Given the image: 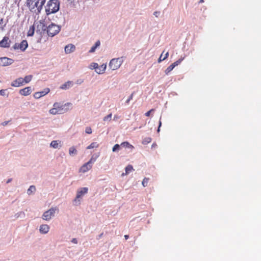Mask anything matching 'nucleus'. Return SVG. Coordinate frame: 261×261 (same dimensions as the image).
Returning a JSON list of instances; mask_svg holds the SVG:
<instances>
[{
  "mask_svg": "<svg viewBox=\"0 0 261 261\" xmlns=\"http://www.w3.org/2000/svg\"><path fill=\"white\" fill-rule=\"evenodd\" d=\"M33 76L32 75H27L23 79V83H29L32 79Z\"/></svg>",
  "mask_w": 261,
  "mask_h": 261,
  "instance_id": "nucleus-28",
  "label": "nucleus"
},
{
  "mask_svg": "<svg viewBox=\"0 0 261 261\" xmlns=\"http://www.w3.org/2000/svg\"><path fill=\"white\" fill-rule=\"evenodd\" d=\"M153 111H154V109H151L150 111H149L147 112L145 114V115L146 116H147V117H148V116H150L151 112H153Z\"/></svg>",
  "mask_w": 261,
  "mask_h": 261,
  "instance_id": "nucleus-44",
  "label": "nucleus"
},
{
  "mask_svg": "<svg viewBox=\"0 0 261 261\" xmlns=\"http://www.w3.org/2000/svg\"><path fill=\"white\" fill-rule=\"evenodd\" d=\"M75 50V46L73 44H69L65 46V52L66 54H68L73 53Z\"/></svg>",
  "mask_w": 261,
  "mask_h": 261,
  "instance_id": "nucleus-10",
  "label": "nucleus"
},
{
  "mask_svg": "<svg viewBox=\"0 0 261 261\" xmlns=\"http://www.w3.org/2000/svg\"><path fill=\"white\" fill-rule=\"evenodd\" d=\"M57 210L58 208L56 207L50 208L43 214L42 219L45 221L50 220L52 217L55 216V213Z\"/></svg>",
  "mask_w": 261,
  "mask_h": 261,
  "instance_id": "nucleus-5",
  "label": "nucleus"
},
{
  "mask_svg": "<svg viewBox=\"0 0 261 261\" xmlns=\"http://www.w3.org/2000/svg\"><path fill=\"white\" fill-rule=\"evenodd\" d=\"M31 93V88L30 87H25L19 91V93L24 96H28Z\"/></svg>",
  "mask_w": 261,
  "mask_h": 261,
  "instance_id": "nucleus-13",
  "label": "nucleus"
},
{
  "mask_svg": "<svg viewBox=\"0 0 261 261\" xmlns=\"http://www.w3.org/2000/svg\"><path fill=\"white\" fill-rule=\"evenodd\" d=\"M40 28L43 32L46 31L47 34L51 37L57 35L60 31L61 28L59 25L51 23L48 27L45 26L43 23L38 25L37 29Z\"/></svg>",
  "mask_w": 261,
  "mask_h": 261,
  "instance_id": "nucleus-2",
  "label": "nucleus"
},
{
  "mask_svg": "<svg viewBox=\"0 0 261 261\" xmlns=\"http://www.w3.org/2000/svg\"><path fill=\"white\" fill-rule=\"evenodd\" d=\"M6 24V23H4V19L3 18L0 19V30H3Z\"/></svg>",
  "mask_w": 261,
  "mask_h": 261,
  "instance_id": "nucleus-35",
  "label": "nucleus"
},
{
  "mask_svg": "<svg viewBox=\"0 0 261 261\" xmlns=\"http://www.w3.org/2000/svg\"><path fill=\"white\" fill-rule=\"evenodd\" d=\"M134 92L132 93L131 94V95L129 96V98L127 99V100L126 101V103H128L130 101V100H132L133 99V95H134Z\"/></svg>",
  "mask_w": 261,
  "mask_h": 261,
  "instance_id": "nucleus-41",
  "label": "nucleus"
},
{
  "mask_svg": "<svg viewBox=\"0 0 261 261\" xmlns=\"http://www.w3.org/2000/svg\"><path fill=\"white\" fill-rule=\"evenodd\" d=\"M163 53L164 52H163V53L161 55L160 58H159L158 59V62L159 63H160L162 61H164L165 60L166 58H168V56H169V53L168 52H167L165 56L163 57Z\"/></svg>",
  "mask_w": 261,
  "mask_h": 261,
  "instance_id": "nucleus-23",
  "label": "nucleus"
},
{
  "mask_svg": "<svg viewBox=\"0 0 261 261\" xmlns=\"http://www.w3.org/2000/svg\"><path fill=\"white\" fill-rule=\"evenodd\" d=\"M71 242L73 244H77L78 241L77 240L76 238H73L71 240Z\"/></svg>",
  "mask_w": 261,
  "mask_h": 261,
  "instance_id": "nucleus-45",
  "label": "nucleus"
},
{
  "mask_svg": "<svg viewBox=\"0 0 261 261\" xmlns=\"http://www.w3.org/2000/svg\"><path fill=\"white\" fill-rule=\"evenodd\" d=\"M23 85V78L19 77L15 80H14L13 82H12L11 85L13 87H18Z\"/></svg>",
  "mask_w": 261,
  "mask_h": 261,
  "instance_id": "nucleus-9",
  "label": "nucleus"
},
{
  "mask_svg": "<svg viewBox=\"0 0 261 261\" xmlns=\"http://www.w3.org/2000/svg\"><path fill=\"white\" fill-rule=\"evenodd\" d=\"M82 198L80 197L79 196H76L75 198L73 201V204L74 205H79L81 203V199Z\"/></svg>",
  "mask_w": 261,
  "mask_h": 261,
  "instance_id": "nucleus-22",
  "label": "nucleus"
},
{
  "mask_svg": "<svg viewBox=\"0 0 261 261\" xmlns=\"http://www.w3.org/2000/svg\"><path fill=\"white\" fill-rule=\"evenodd\" d=\"M24 213H23L22 212H19V213H17L15 215V216H16V218H18L19 217H21V216H24Z\"/></svg>",
  "mask_w": 261,
  "mask_h": 261,
  "instance_id": "nucleus-42",
  "label": "nucleus"
},
{
  "mask_svg": "<svg viewBox=\"0 0 261 261\" xmlns=\"http://www.w3.org/2000/svg\"><path fill=\"white\" fill-rule=\"evenodd\" d=\"M155 146H156V144L155 143H153L151 146L152 148L155 147Z\"/></svg>",
  "mask_w": 261,
  "mask_h": 261,
  "instance_id": "nucleus-54",
  "label": "nucleus"
},
{
  "mask_svg": "<svg viewBox=\"0 0 261 261\" xmlns=\"http://www.w3.org/2000/svg\"><path fill=\"white\" fill-rule=\"evenodd\" d=\"M64 112H62V109H58L54 107L53 108L49 110V113L53 115H55L57 114H62Z\"/></svg>",
  "mask_w": 261,
  "mask_h": 261,
  "instance_id": "nucleus-17",
  "label": "nucleus"
},
{
  "mask_svg": "<svg viewBox=\"0 0 261 261\" xmlns=\"http://www.w3.org/2000/svg\"><path fill=\"white\" fill-rule=\"evenodd\" d=\"M9 122V121H4V122H3L2 123V124L3 126H5V125H7V124H8Z\"/></svg>",
  "mask_w": 261,
  "mask_h": 261,
  "instance_id": "nucleus-49",
  "label": "nucleus"
},
{
  "mask_svg": "<svg viewBox=\"0 0 261 261\" xmlns=\"http://www.w3.org/2000/svg\"><path fill=\"white\" fill-rule=\"evenodd\" d=\"M36 191V187L35 186H31L27 190L28 195H31Z\"/></svg>",
  "mask_w": 261,
  "mask_h": 261,
  "instance_id": "nucleus-26",
  "label": "nucleus"
},
{
  "mask_svg": "<svg viewBox=\"0 0 261 261\" xmlns=\"http://www.w3.org/2000/svg\"><path fill=\"white\" fill-rule=\"evenodd\" d=\"M173 67L174 68L175 66H177V63L175 62L171 64Z\"/></svg>",
  "mask_w": 261,
  "mask_h": 261,
  "instance_id": "nucleus-50",
  "label": "nucleus"
},
{
  "mask_svg": "<svg viewBox=\"0 0 261 261\" xmlns=\"http://www.w3.org/2000/svg\"><path fill=\"white\" fill-rule=\"evenodd\" d=\"M72 85L73 84L71 81H68L64 83V84H63L60 88L62 89H66L69 88L70 87L72 86Z\"/></svg>",
  "mask_w": 261,
  "mask_h": 261,
  "instance_id": "nucleus-19",
  "label": "nucleus"
},
{
  "mask_svg": "<svg viewBox=\"0 0 261 261\" xmlns=\"http://www.w3.org/2000/svg\"><path fill=\"white\" fill-rule=\"evenodd\" d=\"M106 67H107L106 64H103L102 65H101V67L102 69L99 70L98 64L96 63H92L90 64L89 68L91 69H95V72L97 74H102L106 70Z\"/></svg>",
  "mask_w": 261,
  "mask_h": 261,
  "instance_id": "nucleus-6",
  "label": "nucleus"
},
{
  "mask_svg": "<svg viewBox=\"0 0 261 261\" xmlns=\"http://www.w3.org/2000/svg\"><path fill=\"white\" fill-rule=\"evenodd\" d=\"M28 46V42L26 40H22L21 43L19 44V49L24 51Z\"/></svg>",
  "mask_w": 261,
  "mask_h": 261,
  "instance_id": "nucleus-16",
  "label": "nucleus"
},
{
  "mask_svg": "<svg viewBox=\"0 0 261 261\" xmlns=\"http://www.w3.org/2000/svg\"><path fill=\"white\" fill-rule=\"evenodd\" d=\"M7 90L6 89H2L0 90V95L2 96H8V94L6 93Z\"/></svg>",
  "mask_w": 261,
  "mask_h": 261,
  "instance_id": "nucleus-38",
  "label": "nucleus"
},
{
  "mask_svg": "<svg viewBox=\"0 0 261 261\" xmlns=\"http://www.w3.org/2000/svg\"><path fill=\"white\" fill-rule=\"evenodd\" d=\"M9 39L8 37H4L2 40L0 41V46L4 48L9 47L10 46L9 43L8 42Z\"/></svg>",
  "mask_w": 261,
  "mask_h": 261,
  "instance_id": "nucleus-11",
  "label": "nucleus"
},
{
  "mask_svg": "<svg viewBox=\"0 0 261 261\" xmlns=\"http://www.w3.org/2000/svg\"><path fill=\"white\" fill-rule=\"evenodd\" d=\"M49 91L50 90L49 88H45L43 91L35 93L34 96L36 99H38L41 97L42 96H43L47 94L49 92Z\"/></svg>",
  "mask_w": 261,
  "mask_h": 261,
  "instance_id": "nucleus-8",
  "label": "nucleus"
},
{
  "mask_svg": "<svg viewBox=\"0 0 261 261\" xmlns=\"http://www.w3.org/2000/svg\"><path fill=\"white\" fill-rule=\"evenodd\" d=\"M83 82V80H77V84H81Z\"/></svg>",
  "mask_w": 261,
  "mask_h": 261,
  "instance_id": "nucleus-51",
  "label": "nucleus"
},
{
  "mask_svg": "<svg viewBox=\"0 0 261 261\" xmlns=\"http://www.w3.org/2000/svg\"><path fill=\"white\" fill-rule=\"evenodd\" d=\"M86 133L88 134H91L92 133V129L90 127H87L85 129Z\"/></svg>",
  "mask_w": 261,
  "mask_h": 261,
  "instance_id": "nucleus-40",
  "label": "nucleus"
},
{
  "mask_svg": "<svg viewBox=\"0 0 261 261\" xmlns=\"http://www.w3.org/2000/svg\"><path fill=\"white\" fill-rule=\"evenodd\" d=\"M161 125H162V122L161 120H160L159 123V127L157 129L158 133H159L160 131V127H161Z\"/></svg>",
  "mask_w": 261,
  "mask_h": 261,
  "instance_id": "nucleus-46",
  "label": "nucleus"
},
{
  "mask_svg": "<svg viewBox=\"0 0 261 261\" xmlns=\"http://www.w3.org/2000/svg\"><path fill=\"white\" fill-rule=\"evenodd\" d=\"M61 143L59 140H54L51 142L50 146L55 149L60 148L62 146Z\"/></svg>",
  "mask_w": 261,
  "mask_h": 261,
  "instance_id": "nucleus-14",
  "label": "nucleus"
},
{
  "mask_svg": "<svg viewBox=\"0 0 261 261\" xmlns=\"http://www.w3.org/2000/svg\"><path fill=\"white\" fill-rule=\"evenodd\" d=\"M69 154L71 156H73L77 154V151L74 146H72L69 148Z\"/></svg>",
  "mask_w": 261,
  "mask_h": 261,
  "instance_id": "nucleus-20",
  "label": "nucleus"
},
{
  "mask_svg": "<svg viewBox=\"0 0 261 261\" xmlns=\"http://www.w3.org/2000/svg\"><path fill=\"white\" fill-rule=\"evenodd\" d=\"M19 44L15 43V44L13 45V48L14 49H15V50H16V49H19Z\"/></svg>",
  "mask_w": 261,
  "mask_h": 261,
  "instance_id": "nucleus-43",
  "label": "nucleus"
},
{
  "mask_svg": "<svg viewBox=\"0 0 261 261\" xmlns=\"http://www.w3.org/2000/svg\"><path fill=\"white\" fill-rule=\"evenodd\" d=\"M46 0H40L39 7H38V13H40L42 9L43 5L45 4Z\"/></svg>",
  "mask_w": 261,
  "mask_h": 261,
  "instance_id": "nucleus-27",
  "label": "nucleus"
},
{
  "mask_svg": "<svg viewBox=\"0 0 261 261\" xmlns=\"http://www.w3.org/2000/svg\"><path fill=\"white\" fill-rule=\"evenodd\" d=\"M123 62V57L114 58L110 61L109 67L113 70H116L120 67Z\"/></svg>",
  "mask_w": 261,
  "mask_h": 261,
  "instance_id": "nucleus-4",
  "label": "nucleus"
},
{
  "mask_svg": "<svg viewBox=\"0 0 261 261\" xmlns=\"http://www.w3.org/2000/svg\"><path fill=\"white\" fill-rule=\"evenodd\" d=\"M112 114H109L108 115L105 116L103 118V120L104 121H109L110 122L111 120V118H112Z\"/></svg>",
  "mask_w": 261,
  "mask_h": 261,
  "instance_id": "nucleus-32",
  "label": "nucleus"
},
{
  "mask_svg": "<svg viewBox=\"0 0 261 261\" xmlns=\"http://www.w3.org/2000/svg\"><path fill=\"white\" fill-rule=\"evenodd\" d=\"M133 170V167L132 165H127L125 169V174H127L129 173L130 171H132Z\"/></svg>",
  "mask_w": 261,
  "mask_h": 261,
  "instance_id": "nucleus-31",
  "label": "nucleus"
},
{
  "mask_svg": "<svg viewBox=\"0 0 261 261\" xmlns=\"http://www.w3.org/2000/svg\"><path fill=\"white\" fill-rule=\"evenodd\" d=\"M184 58H180L179 59H178L177 61H176L175 62L177 63V65H179L181 62V61L184 60Z\"/></svg>",
  "mask_w": 261,
  "mask_h": 261,
  "instance_id": "nucleus-47",
  "label": "nucleus"
},
{
  "mask_svg": "<svg viewBox=\"0 0 261 261\" xmlns=\"http://www.w3.org/2000/svg\"><path fill=\"white\" fill-rule=\"evenodd\" d=\"M98 146V144L96 142H92L87 147V149L96 148Z\"/></svg>",
  "mask_w": 261,
  "mask_h": 261,
  "instance_id": "nucleus-29",
  "label": "nucleus"
},
{
  "mask_svg": "<svg viewBox=\"0 0 261 261\" xmlns=\"http://www.w3.org/2000/svg\"><path fill=\"white\" fill-rule=\"evenodd\" d=\"M12 180V178H9L7 180V184H8V183H10V182H11V181Z\"/></svg>",
  "mask_w": 261,
  "mask_h": 261,
  "instance_id": "nucleus-52",
  "label": "nucleus"
},
{
  "mask_svg": "<svg viewBox=\"0 0 261 261\" xmlns=\"http://www.w3.org/2000/svg\"><path fill=\"white\" fill-rule=\"evenodd\" d=\"M49 230V227L47 224H42L40 226V232L41 233L45 234L47 233Z\"/></svg>",
  "mask_w": 261,
  "mask_h": 261,
  "instance_id": "nucleus-15",
  "label": "nucleus"
},
{
  "mask_svg": "<svg viewBox=\"0 0 261 261\" xmlns=\"http://www.w3.org/2000/svg\"><path fill=\"white\" fill-rule=\"evenodd\" d=\"M37 0H27V6L28 7L30 8V9L31 10L32 7H33L34 3Z\"/></svg>",
  "mask_w": 261,
  "mask_h": 261,
  "instance_id": "nucleus-30",
  "label": "nucleus"
},
{
  "mask_svg": "<svg viewBox=\"0 0 261 261\" xmlns=\"http://www.w3.org/2000/svg\"><path fill=\"white\" fill-rule=\"evenodd\" d=\"M14 63V60L7 57L0 58V66H6L12 64Z\"/></svg>",
  "mask_w": 261,
  "mask_h": 261,
  "instance_id": "nucleus-7",
  "label": "nucleus"
},
{
  "mask_svg": "<svg viewBox=\"0 0 261 261\" xmlns=\"http://www.w3.org/2000/svg\"><path fill=\"white\" fill-rule=\"evenodd\" d=\"M103 235V233H101V234H100L99 236H98V239H99Z\"/></svg>",
  "mask_w": 261,
  "mask_h": 261,
  "instance_id": "nucleus-55",
  "label": "nucleus"
},
{
  "mask_svg": "<svg viewBox=\"0 0 261 261\" xmlns=\"http://www.w3.org/2000/svg\"><path fill=\"white\" fill-rule=\"evenodd\" d=\"M98 155L93 154L90 160L84 164L81 168L80 171L83 173H85L89 171L92 166V164L95 162L97 158H98Z\"/></svg>",
  "mask_w": 261,
  "mask_h": 261,
  "instance_id": "nucleus-3",
  "label": "nucleus"
},
{
  "mask_svg": "<svg viewBox=\"0 0 261 261\" xmlns=\"http://www.w3.org/2000/svg\"><path fill=\"white\" fill-rule=\"evenodd\" d=\"M88 191V188L87 187L81 188L77 190L76 196L82 198L83 195L87 193Z\"/></svg>",
  "mask_w": 261,
  "mask_h": 261,
  "instance_id": "nucleus-12",
  "label": "nucleus"
},
{
  "mask_svg": "<svg viewBox=\"0 0 261 261\" xmlns=\"http://www.w3.org/2000/svg\"><path fill=\"white\" fill-rule=\"evenodd\" d=\"M100 41H99V40H97V41L95 42V43L94 45H93V46L91 48V49L89 50V53H93L95 52V51L96 49L98 47H99V46H100Z\"/></svg>",
  "mask_w": 261,
  "mask_h": 261,
  "instance_id": "nucleus-18",
  "label": "nucleus"
},
{
  "mask_svg": "<svg viewBox=\"0 0 261 261\" xmlns=\"http://www.w3.org/2000/svg\"><path fill=\"white\" fill-rule=\"evenodd\" d=\"M174 69V67L172 65H170L169 67H167V68L165 70V72L166 74H168V73L171 72L173 69Z\"/></svg>",
  "mask_w": 261,
  "mask_h": 261,
  "instance_id": "nucleus-33",
  "label": "nucleus"
},
{
  "mask_svg": "<svg viewBox=\"0 0 261 261\" xmlns=\"http://www.w3.org/2000/svg\"><path fill=\"white\" fill-rule=\"evenodd\" d=\"M120 146V145H119L118 144H115L112 148L113 151L115 152L118 151L119 149Z\"/></svg>",
  "mask_w": 261,
  "mask_h": 261,
  "instance_id": "nucleus-36",
  "label": "nucleus"
},
{
  "mask_svg": "<svg viewBox=\"0 0 261 261\" xmlns=\"http://www.w3.org/2000/svg\"><path fill=\"white\" fill-rule=\"evenodd\" d=\"M39 2L40 0H37L34 4L33 7H32L31 11H33L35 10V8L37 10V13L38 14V7H39Z\"/></svg>",
  "mask_w": 261,
  "mask_h": 261,
  "instance_id": "nucleus-25",
  "label": "nucleus"
},
{
  "mask_svg": "<svg viewBox=\"0 0 261 261\" xmlns=\"http://www.w3.org/2000/svg\"><path fill=\"white\" fill-rule=\"evenodd\" d=\"M120 146L124 148H134V146L130 144L128 142H122Z\"/></svg>",
  "mask_w": 261,
  "mask_h": 261,
  "instance_id": "nucleus-21",
  "label": "nucleus"
},
{
  "mask_svg": "<svg viewBox=\"0 0 261 261\" xmlns=\"http://www.w3.org/2000/svg\"><path fill=\"white\" fill-rule=\"evenodd\" d=\"M149 179L147 178H144L142 182V184L143 187H146L147 186V184L148 182Z\"/></svg>",
  "mask_w": 261,
  "mask_h": 261,
  "instance_id": "nucleus-37",
  "label": "nucleus"
},
{
  "mask_svg": "<svg viewBox=\"0 0 261 261\" xmlns=\"http://www.w3.org/2000/svg\"><path fill=\"white\" fill-rule=\"evenodd\" d=\"M117 118V117L116 116H115L114 117V119H116Z\"/></svg>",
  "mask_w": 261,
  "mask_h": 261,
  "instance_id": "nucleus-57",
  "label": "nucleus"
},
{
  "mask_svg": "<svg viewBox=\"0 0 261 261\" xmlns=\"http://www.w3.org/2000/svg\"><path fill=\"white\" fill-rule=\"evenodd\" d=\"M204 2V0H200L199 1V3H202Z\"/></svg>",
  "mask_w": 261,
  "mask_h": 261,
  "instance_id": "nucleus-56",
  "label": "nucleus"
},
{
  "mask_svg": "<svg viewBox=\"0 0 261 261\" xmlns=\"http://www.w3.org/2000/svg\"><path fill=\"white\" fill-rule=\"evenodd\" d=\"M98 69H102L101 67V66L100 67L98 66Z\"/></svg>",
  "mask_w": 261,
  "mask_h": 261,
  "instance_id": "nucleus-58",
  "label": "nucleus"
},
{
  "mask_svg": "<svg viewBox=\"0 0 261 261\" xmlns=\"http://www.w3.org/2000/svg\"><path fill=\"white\" fill-rule=\"evenodd\" d=\"M124 238H125V240H127L129 238V236L128 235H125L124 236Z\"/></svg>",
  "mask_w": 261,
  "mask_h": 261,
  "instance_id": "nucleus-53",
  "label": "nucleus"
},
{
  "mask_svg": "<svg viewBox=\"0 0 261 261\" xmlns=\"http://www.w3.org/2000/svg\"><path fill=\"white\" fill-rule=\"evenodd\" d=\"M151 141V139L150 138H146L145 139H144L143 141V144H146L149 142H150Z\"/></svg>",
  "mask_w": 261,
  "mask_h": 261,
  "instance_id": "nucleus-39",
  "label": "nucleus"
},
{
  "mask_svg": "<svg viewBox=\"0 0 261 261\" xmlns=\"http://www.w3.org/2000/svg\"><path fill=\"white\" fill-rule=\"evenodd\" d=\"M35 32V27L34 25H31L30 27L29 30L28 32V36H33Z\"/></svg>",
  "mask_w": 261,
  "mask_h": 261,
  "instance_id": "nucleus-24",
  "label": "nucleus"
},
{
  "mask_svg": "<svg viewBox=\"0 0 261 261\" xmlns=\"http://www.w3.org/2000/svg\"><path fill=\"white\" fill-rule=\"evenodd\" d=\"M60 3L59 0H49L45 6L47 15L57 13L60 9Z\"/></svg>",
  "mask_w": 261,
  "mask_h": 261,
  "instance_id": "nucleus-1",
  "label": "nucleus"
},
{
  "mask_svg": "<svg viewBox=\"0 0 261 261\" xmlns=\"http://www.w3.org/2000/svg\"><path fill=\"white\" fill-rule=\"evenodd\" d=\"M54 107L55 108H57L58 109H62V111H63V107H64V106H63V105H61L60 103H59L55 102L54 104Z\"/></svg>",
  "mask_w": 261,
  "mask_h": 261,
  "instance_id": "nucleus-34",
  "label": "nucleus"
},
{
  "mask_svg": "<svg viewBox=\"0 0 261 261\" xmlns=\"http://www.w3.org/2000/svg\"><path fill=\"white\" fill-rule=\"evenodd\" d=\"M160 12H159V11H155V12H154L153 13V15H154L155 17H158L159 16V15H160Z\"/></svg>",
  "mask_w": 261,
  "mask_h": 261,
  "instance_id": "nucleus-48",
  "label": "nucleus"
}]
</instances>
